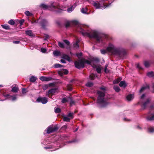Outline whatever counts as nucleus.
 <instances>
[{
  "label": "nucleus",
  "mask_w": 154,
  "mask_h": 154,
  "mask_svg": "<svg viewBox=\"0 0 154 154\" xmlns=\"http://www.w3.org/2000/svg\"><path fill=\"white\" fill-rule=\"evenodd\" d=\"M71 24L75 26L77 28V30L82 33L83 36L94 38L97 40V42H102L103 40L99 35L98 32L95 30H91L88 26L81 25L77 21L73 20L66 21L65 23L66 27H68Z\"/></svg>",
  "instance_id": "1"
},
{
  "label": "nucleus",
  "mask_w": 154,
  "mask_h": 154,
  "mask_svg": "<svg viewBox=\"0 0 154 154\" xmlns=\"http://www.w3.org/2000/svg\"><path fill=\"white\" fill-rule=\"evenodd\" d=\"M100 51L103 54H104L108 52L112 54L118 55L121 57L125 55L126 53L124 49L120 47H117L111 43L109 44L106 50H101Z\"/></svg>",
  "instance_id": "2"
},
{
  "label": "nucleus",
  "mask_w": 154,
  "mask_h": 154,
  "mask_svg": "<svg viewBox=\"0 0 154 154\" xmlns=\"http://www.w3.org/2000/svg\"><path fill=\"white\" fill-rule=\"evenodd\" d=\"M100 89L103 91H97L98 96L97 100V103L99 107H104L108 104L104 98L106 90L105 88L103 87H101Z\"/></svg>",
  "instance_id": "3"
},
{
  "label": "nucleus",
  "mask_w": 154,
  "mask_h": 154,
  "mask_svg": "<svg viewBox=\"0 0 154 154\" xmlns=\"http://www.w3.org/2000/svg\"><path fill=\"white\" fill-rule=\"evenodd\" d=\"M91 62L88 60L85 59H81L75 62V67L78 69L83 68L85 67V63H87L88 64H91Z\"/></svg>",
  "instance_id": "4"
},
{
  "label": "nucleus",
  "mask_w": 154,
  "mask_h": 154,
  "mask_svg": "<svg viewBox=\"0 0 154 154\" xmlns=\"http://www.w3.org/2000/svg\"><path fill=\"white\" fill-rule=\"evenodd\" d=\"M50 4L51 5H48L42 3L40 5L39 7L44 10L48 9L52 11H54L57 9H59L58 6L54 2H51Z\"/></svg>",
  "instance_id": "5"
},
{
  "label": "nucleus",
  "mask_w": 154,
  "mask_h": 154,
  "mask_svg": "<svg viewBox=\"0 0 154 154\" xmlns=\"http://www.w3.org/2000/svg\"><path fill=\"white\" fill-rule=\"evenodd\" d=\"M154 109V105L151 106L150 108V111L146 119L149 121H154V113H152V110Z\"/></svg>",
  "instance_id": "6"
},
{
  "label": "nucleus",
  "mask_w": 154,
  "mask_h": 154,
  "mask_svg": "<svg viewBox=\"0 0 154 154\" xmlns=\"http://www.w3.org/2000/svg\"><path fill=\"white\" fill-rule=\"evenodd\" d=\"M92 4L96 9L100 8L101 9H104L106 7H108L109 5H110V4L109 5H106L103 4V5H101L98 2H93Z\"/></svg>",
  "instance_id": "7"
},
{
  "label": "nucleus",
  "mask_w": 154,
  "mask_h": 154,
  "mask_svg": "<svg viewBox=\"0 0 154 154\" xmlns=\"http://www.w3.org/2000/svg\"><path fill=\"white\" fill-rule=\"evenodd\" d=\"M58 128L56 126H49L47 128V133L48 134L51 133L54 131H57Z\"/></svg>",
  "instance_id": "8"
},
{
  "label": "nucleus",
  "mask_w": 154,
  "mask_h": 154,
  "mask_svg": "<svg viewBox=\"0 0 154 154\" xmlns=\"http://www.w3.org/2000/svg\"><path fill=\"white\" fill-rule=\"evenodd\" d=\"M73 113H70L67 116H65L63 117V120L64 121L69 122L71 119L73 118Z\"/></svg>",
  "instance_id": "9"
},
{
  "label": "nucleus",
  "mask_w": 154,
  "mask_h": 154,
  "mask_svg": "<svg viewBox=\"0 0 154 154\" xmlns=\"http://www.w3.org/2000/svg\"><path fill=\"white\" fill-rule=\"evenodd\" d=\"M36 101L38 102H41L43 104H45L48 102L47 98L45 97H39Z\"/></svg>",
  "instance_id": "10"
},
{
  "label": "nucleus",
  "mask_w": 154,
  "mask_h": 154,
  "mask_svg": "<svg viewBox=\"0 0 154 154\" xmlns=\"http://www.w3.org/2000/svg\"><path fill=\"white\" fill-rule=\"evenodd\" d=\"M4 96L6 97L5 99H8L12 101L16 100L17 98V97L15 96H11L8 94H5L4 95Z\"/></svg>",
  "instance_id": "11"
},
{
  "label": "nucleus",
  "mask_w": 154,
  "mask_h": 154,
  "mask_svg": "<svg viewBox=\"0 0 154 154\" xmlns=\"http://www.w3.org/2000/svg\"><path fill=\"white\" fill-rule=\"evenodd\" d=\"M40 80L44 81H48L52 80V78L51 77L41 76L39 78Z\"/></svg>",
  "instance_id": "12"
},
{
  "label": "nucleus",
  "mask_w": 154,
  "mask_h": 154,
  "mask_svg": "<svg viewBox=\"0 0 154 154\" xmlns=\"http://www.w3.org/2000/svg\"><path fill=\"white\" fill-rule=\"evenodd\" d=\"M68 72V71L67 69H62L58 72V74L60 76L67 74Z\"/></svg>",
  "instance_id": "13"
},
{
  "label": "nucleus",
  "mask_w": 154,
  "mask_h": 154,
  "mask_svg": "<svg viewBox=\"0 0 154 154\" xmlns=\"http://www.w3.org/2000/svg\"><path fill=\"white\" fill-rule=\"evenodd\" d=\"M41 24L43 28L48 25V23L47 21L45 19H42L41 20Z\"/></svg>",
  "instance_id": "14"
},
{
  "label": "nucleus",
  "mask_w": 154,
  "mask_h": 154,
  "mask_svg": "<svg viewBox=\"0 0 154 154\" xmlns=\"http://www.w3.org/2000/svg\"><path fill=\"white\" fill-rule=\"evenodd\" d=\"M92 66L94 68H96L97 72L98 73H100L101 72L102 66H96L95 65H93Z\"/></svg>",
  "instance_id": "15"
},
{
  "label": "nucleus",
  "mask_w": 154,
  "mask_h": 154,
  "mask_svg": "<svg viewBox=\"0 0 154 154\" xmlns=\"http://www.w3.org/2000/svg\"><path fill=\"white\" fill-rule=\"evenodd\" d=\"M62 58L66 60L69 62L71 61V60L69 56L66 54H63L62 55Z\"/></svg>",
  "instance_id": "16"
},
{
  "label": "nucleus",
  "mask_w": 154,
  "mask_h": 154,
  "mask_svg": "<svg viewBox=\"0 0 154 154\" xmlns=\"http://www.w3.org/2000/svg\"><path fill=\"white\" fill-rule=\"evenodd\" d=\"M149 86L148 85H146L143 86L140 90L139 92L140 93H141L143 92L145 89L147 88H149Z\"/></svg>",
  "instance_id": "17"
},
{
  "label": "nucleus",
  "mask_w": 154,
  "mask_h": 154,
  "mask_svg": "<svg viewBox=\"0 0 154 154\" xmlns=\"http://www.w3.org/2000/svg\"><path fill=\"white\" fill-rule=\"evenodd\" d=\"M56 90L57 89L56 88L51 89L49 90L48 93L49 94H53L56 92Z\"/></svg>",
  "instance_id": "18"
},
{
  "label": "nucleus",
  "mask_w": 154,
  "mask_h": 154,
  "mask_svg": "<svg viewBox=\"0 0 154 154\" xmlns=\"http://www.w3.org/2000/svg\"><path fill=\"white\" fill-rule=\"evenodd\" d=\"M127 99L128 101H131L134 98L133 94H129L128 95L127 97Z\"/></svg>",
  "instance_id": "19"
},
{
  "label": "nucleus",
  "mask_w": 154,
  "mask_h": 154,
  "mask_svg": "<svg viewBox=\"0 0 154 154\" xmlns=\"http://www.w3.org/2000/svg\"><path fill=\"white\" fill-rule=\"evenodd\" d=\"M119 85L120 87H122L124 88L125 87L127 86V85L125 82L124 81L121 82L119 84Z\"/></svg>",
  "instance_id": "20"
},
{
  "label": "nucleus",
  "mask_w": 154,
  "mask_h": 154,
  "mask_svg": "<svg viewBox=\"0 0 154 154\" xmlns=\"http://www.w3.org/2000/svg\"><path fill=\"white\" fill-rule=\"evenodd\" d=\"M150 101V100H149V99H147L146 101L143 103V106L144 108H145L147 106V105L149 103Z\"/></svg>",
  "instance_id": "21"
},
{
  "label": "nucleus",
  "mask_w": 154,
  "mask_h": 154,
  "mask_svg": "<svg viewBox=\"0 0 154 154\" xmlns=\"http://www.w3.org/2000/svg\"><path fill=\"white\" fill-rule=\"evenodd\" d=\"M71 98L69 97L63 98L62 100V103H64L67 102Z\"/></svg>",
  "instance_id": "22"
},
{
  "label": "nucleus",
  "mask_w": 154,
  "mask_h": 154,
  "mask_svg": "<svg viewBox=\"0 0 154 154\" xmlns=\"http://www.w3.org/2000/svg\"><path fill=\"white\" fill-rule=\"evenodd\" d=\"M26 33L27 35L32 36H33V33L31 30H28L26 31Z\"/></svg>",
  "instance_id": "23"
},
{
  "label": "nucleus",
  "mask_w": 154,
  "mask_h": 154,
  "mask_svg": "<svg viewBox=\"0 0 154 154\" xmlns=\"http://www.w3.org/2000/svg\"><path fill=\"white\" fill-rule=\"evenodd\" d=\"M147 75L149 77L154 78V73L152 72H148L147 73Z\"/></svg>",
  "instance_id": "24"
},
{
  "label": "nucleus",
  "mask_w": 154,
  "mask_h": 154,
  "mask_svg": "<svg viewBox=\"0 0 154 154\" xmlns=\"http://www.w3.org/2000/svg\"><path fill=\"white\" fill-rule=\"evenodd\" d=\"M18 87H17V86L16 85H15V86L14 87L12 88V89L11 90V91L13 92H16L18 91Z\"/></svg>",
  "instance_id": "25"
},
{
  "label": "nucleus",
  "mask_w": 154,
  "mask_h": 154,
  "mask_svg": "<svg viewBox=\"0 0 154 154\" xmlns=\"http://www.w3.org/2000/svg\"><path fill=\"white\" fill-rule=\"evenodd\" d=\"M150 62L148 61H146L144 62V65L146 67H149L150 65Z\"/></svg>",
  "instance_id": "26"
},
{
  "label": "nucleus",
  "mask_w": 154,
  "mask_h": 154,
  "mask_svg": "<svg viewBox=\"0 0 154 154\" xmlns=\"http://www.w3.org/2000/svg\"><path fill=\"white\" fill-rule=\"evenodd\" d=\"M36 79L37 78L35 77L32 76L30 78L29 81L30 82H34L36 80Z\"/></svg>",
  "instance_id": "27"
},
{
  "label": "nucleus",
  "mask_w": 154,
  "mask_h": 154,
  "mask_svg": "<svg viewBox=\"0 0 154 154\" xmlns=\"http://www.w3.org/2000/svg\"><path fill=\"white\" fill-rule=\"evenodd\" d=\"M79 42L77 41L75 43L73 44V46L74 47L75 49H77L79 47V45H78V43Z\"/></svg>",
  "instance_id": "28"
},
{
  "label": "nucleus",
  "mask_w": 154,
  "mask_h": 154,
  "mask_svg": "<svg viewBox=\"0 0 154 154\" xmlns=\"http://www.w3.org/2000/svg\"><path fill=\"white\" fill-rule=\"evenodd\" d=\"M60 54V51H55L53 52V54L55 56H57Z\"/></svg>",
  "instance_id": "29"
},
{
  "label": "nucleus",
  "mask_w": 154,
  "mask_h": 154,
  "mask_svg": "<svg viewBox=\"0 0 154 154\" xmlns=\"http://www.w3.org/2000/svg\"><path fill=\"white\" fill-rule=\"evenodd\" d=\"M2 26L6 29H10L9 26L7 24L1 25Z\"/></svg>",
  "instance_id": "30"
},
{
  "label": "nucleus",
  "mask_w": 154,
  "mask_h": 154,
  "mask_svg": "<svg viewBox=\"0 0 154 154\" xmlns=\"http://www.w3.org/2000/svg\"><path fill=\"white\" fill-rule=\"evenodd\" d=\"M113 88L116 92H119L120 90L118 86H114Z\"/></svg>",
  "instance_id": "31"
},
{
  "label": "nucleus",
  "mask_w": 154,
  "mask_h": 154,
  "mask_svg": "<svg viewBox=\"0 0 154 154\" xmlns=\"http://www.w3.org/2000/svg\"><path fill=\"white\" fill-rule=\"evenodd\" d=\"M148 131L150 133H152L154 132V127H150L148 128Z\"/></svg>",
  "instance_id": "32"
},
{
  "label": "nucleus",
  "mask_w": 154,
  "mask_h": 154,
  "mask_svg": "<svg viewBox=\"0 0 154 154\" xmlns=\"http://www.w3.org/2000/svg\"><path fill=\"white\" fill-rule=\"evenodd\" d=\"M74 8L73 6H71L70 8H68L67 9V11L68 12H71L73 11L74 9Z\"/></svg>",
  "instance_id": "33"
},
{
  "label": "nucleus",
  "mask_w": 154,
  "mask_h": 154,
  "mask_svg": "<svg viewBox=\"0 0 154 154\" xmlns=\"http://www.w3.org/2000/svg\"><path fill=\"white\" fill-rule=\"evenodd\" d=\"M63 66L59 64L56 63L54 64V67L55 68H58L62 67Z\"/></svg>",
  "instance_id": "34"
},
{
  "label": "nucleus",
  "mask_w": 154,
  "mask_h": 154,
  "mask_svg": "<svg viewBox=\"0 0 154 154\" xmlns=\"http://www.w3.org/2000/svg\"><path fill=\"white\" fill-rule=\"evenodd\" d=\"M87 11V9L86 8H82L81 9V12L83 14H86V12Z\"/></svg>",
  "instance_id": "35"
},
{
  "label": "nucleus",
  "mask_w": 154,
  "mask_h": 154,
  "mask_svg": "<svg viewBox=\"0 0 154 154\" xmlns=\"http://www.w3.org/2000/svg\"><path fill=\"white\" fill-rule=\"evenodd\" d=\"M25 14L27 16H30L32 15V14L28 11H26L25 12Z\"/></svg>",
  "instance_id": "36"
},
{
  "label": "nucleus",
  "mask_w": 154,
  "mask_h": 154,
  "mask_svg": "<svg viewBox=\"0 0 154 154\" xmlns=\"http://www.w3.org/2000/svg\"><path fill=\"white\" fill-rule=\"evenodd\" d=\"M121 80V79L119 78L118 79H117L115 80H114L113 81V83L114 84H117L118 83H119V82Z\"/></svg>",
  "instance_id": "37"
},
{
  "label": "nucleus",
  "mask_w": 154,
  "mask_h": 154,
  "mask_svg": "<svg viewBox=\"0 0 154 154\" xmlns=\"http://www.w3.org/2000/svg\"><path fill=\"white\" fill-rule=\"evenodd\" d=\"M59 46L62 48H63L64 47V44L63 43H61L60 42H58V43Z\"/></svg>",
  "instance_id": "38"
},
{
  "label": "nucleus",
  "mask_w": 154,
  "mask_h": 154,
  "mask_svg": "<svg viewBox=\"0 0 154 154\" xmlns=\"http://www.w3.org/2000/svg\"><path fill=\"white\" fill-rule=\"evenodd\" d=\"M95 75L94 74H92L90 75V78L91 80H94L95 77Z\"/></svg>",
  "instance_id": "39"
},
{
  "label": "nucleus",
  "mask_w": 154,
  "mask_h": 154,
  "mask_svg": "<svg viewBox=\"0 0 154 154\" xmlns=\"http://www.w3.org/2000/svg\"><path fill=\"white\" fill-rule=\"evenodd\" d=\"M8 23L9 24H10L11 25H14L15 24L14 21V20H9L8 21Z\"/></svg>",
  "instance_id": "40"
},
{
  "label": "nucleus",
  "mask_w": 154,
  "mask_h": 154,
  "mask_svg": "<svg viewBox=\"0 0 154 154\" xmlns=\"http://www.w3.org/2000/svg\"><path fill=\"white\" fill-rule=\"evenodd\" d=\"M93 83L91 82H88L86 84V85L88 87H90L93 85Z\"/></svg>",
  "instance_id": "41"
},
{
  "label": "nucleus",
  "mask_w": 154,
  "mask_h": 154,
  "mask_svg": "<svg viewBox=\"0 0 154 154\" xmlns=\"http://www.w3.org/2000/svg\"><path fill=\"white\" fill-rule=\"evenodd\" d=\"M54 111L56 113H58L60 112L61 110L59 108H57L55 109Z\"/></svg>",
  "instance_id": "42"
},
{
  "label": "nucleus",
  "mask_w": 154,
  "mask_h": 154,
  "mask_svg": "<svg viewBox=\"0 0 154 154\" xmlns=\"http://www.w3.org/2000/svg\"><path fill=\"white\" fill-rule=\"evenodd\" d=\"M108 66V65L107 64H106L104 68V72L106 73H107L109 71L107 70V68Z\"/></svg>",
  "instance_id": "43"
},
{
  "label": "nucleus",
  "mask_w": 154,
  "mask_h": 154,
  "mask_svg": "<svg viewBox=\"0 0 154 154\" xmlns=\"http://www.w3.org/2000/svg\"><path fill=\"white\" fill-rule=\"evenodd\" d=\"M47 51L46 49L42 48L41 49V51L43 53H45Z\"/></svg>",
  "instance_id": "44"
},
{
  "label": "nucleus",
  "mask_w": 154,
  "mask_h": 154,
  "mask_svg": "<svg viewBox=\"0 0 154 154\" xmlns=\"http://www.w3.org/2000/svg\"><path fill=\"white\" fill-rule=\"evenodd\" d=\"M145 97H146L145 95L144 94H143L141 97H140L141 100L143 101V100L145 98Z\"/></svg>",
  "instance_id": "45"
},
{
  "label": "nucleus",
  "mask_w": 154,
  "mask_h": 154,
  "mask_svg": "<svg viewBox=\"0 0 154 154\" xmlns=\"http://www.w3.org/2000/svg\"><path fill=\"white\" fill-rule=\"evenodd\" d=\"M22 92L23 94L26 93L27 92L26 89L25 88H23L22 89Z\"/></svg>",
  "instance_id": "46"
},
{
  "label": "nucleus",
  "mask_w": 154,
  "mask_h": 154,
  "mask_svg": "<svg viewBox=\"0 0 154 154\" xmlns=\"http://www.w3.org/2000/svg\"><path fill=\"white\" fill-rule=\"evenodd\" d=\"M136 66H137V68H138V69H142L141 67L140 66L139 63L137 64Z\"/></svg>",
  "instance_id": "47"
},
{
  "label": "nucleus",
  "mask_w": 154,
  "mask_h": 154,
  "mask_svg": "<svg viewBox=\"0 0 154 154\" xmlns=\"http://www.w3.org/2000/svg\"><path fill=\"white\" fill-rule=\"evenodd\" d=\"M51 147H52V146H46V147H44V148L45 149H50Z\"/></svg>",
  "instance_id": "48"
},
{
  "label": "nucleus",
  "mask_w": 154,
  "mask_h": 154,
  "mask_svg": "<svg viewBox=\"0 0 154 154\" xmlns=\"http://www.w3.org/2000/svg\"><path fill=\"white\" fill-rule=\"evenodd\" d=\"M64 42L67 45H69V42L66 40H64Z\"/></svg>",
  "instance_id": "49"
},
{
  "label": "nucleus",
  "mask_w": 154,
  "mask_h": 154,
  "mask_svg": "<svg viewBox=\"0 0 154 154\" xmlns=\"http://www.w3.org/2000/svg\"><path fill=\"white\" fill-rule=\"evenodd\" d=\"M24 22V20H21L20 21V25H22L23 23Z\"/></svg>",
  "instance_id": "50"
},
{
  "label": "nucleus",
  "mask_w": 154,
  "mask_h": 154,
  "mask_svg": "<svg viewBox=\"0 0 154 154\" xmlns=\"http://www.w3.org/2000/svg\"><path fill=\"white\" fill-rule=\"evenodd\" d=\"M67 87L68 88V89L70 91H71L72 89V88L69 85H68L67 86Z\"/></svg>",
  "instance_id": "51"
},
{
  "label": "nucleus",
  "mask_w": 154,
  "mask_h": 154,
  "mask_svg": "<svg viewBox=\"0 0 154 154\" xmlns=\"http://www.w3.org/2000/svg\"><path fill=\"white\" fill-rule=\"evenodd\" d=\"M76 56L79 57H81L82 56V53H80L79 54H76Z\"/></svg>",
  "instance_id": "52"
},
{
  "label": "nucleus",
  "mask_w": 154,
  "mask_h": 154,
  "mask_svg": "<svg viewBox=\"0 0 154 154\" xmlns=\"http://www.w3.org/2000/svg\"><path fill=\"white\" fill-rule=\"evenodd\" d=\"M38 20H35L33 21H31L32 23H38Z\"/></svg>",
  "instance_id": "53"
},
{
  "label": "nucleus",
  "mask_w": 154,
  "mask_h": 154,
  "mask_svg": "<svg viewBox=\"0 0 154 154\" xmlns=\"http://www.w3.org/2000/svg\"><path fill=\"white\" fill-rule=\"evenodd\" d=\"M20 42L19 41H14L13 42L14 43V44H19L20 43Z\"/></svg>",
  "instance_id": "54"
},
{
  "label": "nucleus",
  "mask_w": 154,
  "mask_h": 154,
  "mask_svg": "<svg viewBox=\"0 0 154 154\" xmlns=\"http://www.w3.org/2000/svg\"><path fill=\"white\" fill-rule=\"evenodd\" d=\"M60 61L61 62L63 63H66V61H65V60H63V59H61V60H60Z\"/></svg>",
  "instance_id": "55"
},
{
  "label": "nucleus",
  "mask_w": 154,
  "mask_h": 154,
  "mask_svg": "<svg viewBox=\"0 0 154 154\" xmlns=\"http://www.w3.org/2000/svg\"><path fill=\"white\" fill-rule=\"evenodd\" d=\"M48 86H47V85H45V86H44L43 87V89L44 90H45L47 88Z\"/></svg>",
  "instance_id": "56"
},
{
  "label": "nucleus",
  "mask_w": 154,
  "mask_h": 154,
  "mask_svg": "<svg viewBox=\"0 0 154 154\" xmlns=\"http://www.w3.org/2000/svg\"><path fill=\"white\" fill-rule=\"evenodd\" d=\"M48 37H49V36L48 35H47V36H46V38H45V39H44L45 40H47V39L48 38Z\"/></svg>",
  "instance_id": "57"
},
{
  "label": "nucleus",
  "mask_w": 154,
  "mask_h": 154,
  "mask_svg": "<svg viewBox=\"0 0 154 154\" xmlns=\"http://www.w3.org/2000/svg\"><path fill=\"white\" fill-rule=\"evenodd\" d=\"M124 120H125V121H126V120H127V121H130V120H129V119H126V118H124Z\"/></svg>",
  "instance_id": "58"
},
{
  "label": "nucleus",
  "mask_w": 154,
  "mask_h": 154,
  "mask_svg": "<svg viewBox=\"0 0 154 154\" xmlns=\"http://www.w3.org/2000/svg\"><path fill=\"white\" fill-rule=\"evenodd\" d=\"M78 128H76V129L75 130V132H76V131L78 130Z\"/></svg>",
  "instance_id": "59"
},
{
  "label": "nucleus",
  "mask_w": 154,
  "mask_h": 154,
  "mask_svg": "<svg viewBox=\"0 0 154 154\" xmlns=\"http://www.w3.org/2000/svg\"><path fill=\"white\" fill-rule=\"evenodd\" d=\"M74 103V102H73V101H71V102H70V103H71V104H72V103Z\"/></svg>",
  "instance_id": "60"
},
{
  "label": "nucleus",
  "mask_w": 154,
  "mask_h": 154,
  "mask_svg": "<svg viewBox=\"0 0 154 154\" xmlns=\"http://www.w3.org/2000/svg\"><path fill=\"white\" fill-rule=\"evenodd\" d=\"M75 142V140H73V141H69V143H72V142Z\"/></svg>",
  "instance_id": "61"
},
{
  "label": "nucleus",
  "mask_w": 154,
  "mask_h": 154,
  "mask_svg": "<svg viewBox=\"0 0 154 154\" xmlns=\"http://www.w3.org/2000/svg\"><path fill=\"white\" fill-rule=\"evenodd\" d=\"M153 89L154 90V84H153Z\"/></svg>",
  "instance_id": "62"
},
{
  "label": "nucleus",
  "mask_w": 154,
  "mask_h": 154,
  "mask_svg": "<svg viewBox=\"0 0 154 154\" xmlns=\"http://www.w3.org/2000/svg\"><path fill=\"white\" fill-rule=\"evenodd\" d=\"M3 86L2 85H0V87H2Z\"/></svg>",
  "instance_id": "63"
},
{
  "label": "nucleus",
  "mask_w": 154,
  "mask_h": 154,
  "mask_svg": "<svg viewBox=\"0 0 154 154\" xmlns=\"http://www.w3.org/2000/svg\"><path fill=\"white\" fill-rule=\"evenodd\" d=\"M73 80H72L71 81V82H72V81H73Z\"/></svg>",
  "instance_id": "64"
}]
</instances>
